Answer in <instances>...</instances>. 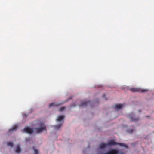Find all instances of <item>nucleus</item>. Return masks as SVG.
I'll use <instances>...</instances> for the list:
<instances>
[{"mask_svg":"<svg viewBox=\"0 0 154 154\" xmlns=\"http://www.w3.org/2000/svg\"><path fill=\"white\" fill-rule=\"evenodd\" d=\"M130 90L132 92H144L148 91L146 89H142L140 88H131L130 89Z\"/></svg>","mask_w":154,"mask_h":154,"instance_id":"nucleus-2","label":"nucleus"},{"mask_svg":"<svg viewBox=\"0 0 154 154\" xmlns=\"http://www.w3.org/2000/svg\"><path fill=\"white\" fill-rule=\"evenodd\" d=\"M124 105L122 104H116L115 106V108L118 109H120L122 108Z\"/></svg>","mask_w":154,"mask_h":154,"instance_id":"nucleus-9","label":"nucleus"},{"mask_svg":"<svg viewBox=\"0 0 154 154\" xmlns=\"http://www.w3.org/2000/svg\"><path fill=\"white\" fill-rule=\"evenodd\" d=\"M107 144L108 146H111L117 145V143L115 142L113 140H112L109 141L107 143Z\"/></svg>","mask_w":154,"mask_h":154,"instance_id":"nucleus-6","label":"nucleus"},{"mask_svg":"<svg viewBox=\"0 0 154 154\" xmlns=\"http://www.w3.org/2000/svg\"><path fill=\"white\" fill-rule=\"evenodd\" d=\"M7 145L8 146H10L11 147L13 146V143L11 142H10L7 143Z\"/></svg>","mask_w":154,"mask_h":154,"instance_id":"nucleus-15","label":"nucleus"},{"mask_svg":"<svg viewBox=\"0 0 154 154\" xmlns=\"http://www.w3.org/2000/svg\"><path fill=\"white\" fill-rule=\"evenodd\" d=\"M35 130L37 133H40L43 130H46V126L43 123H41L40 125L39 128H35Z\"/></svg>","mask_w":154,"mask_h":154,"instance_id":"nucleus-1","label":"nucleus"},{"mask_svg":"<svg viewBox=\"0 0 154 154\" xmlns=\"http://www.w3.org/2000/svg\"><path fill=\"white\" fill-rule=\"evenodd\" d=\"M18 128V127L16 126H14L12 128L9 130V133L11 132L12 131H16Z\"/></svg>","mask_w":154,"mask_h":154,"instance_id":"nucleus-10","label":"nucleus"},{"mask_svg":"<svg viewBox=\"0 0 154 154\" xmlns=\"http://www.w3.org/2000/svg\"><path fill=\"white\" fill-rule=\"evenodd\" d=\"M117 145H118L120 146H124L125 147L126 145L125 144L121 143H117Z\"/></svg>","mask_w":154,"mask_h":154,"instance_id":"nucleus-14","label":"nucleus"},{"mask_svg":"<svg viewBox=\"0 0 154 154\" xmlns=\"http://www.w3.org/2000/svg\"><path fill=\"white\" fill-rule=\"evenodd\" d=\"M128 131L129 132L131 133H132V132L133 131V130L132 129H130V130H128Z\"/></svg>","mask_w":154,"mask_h":154,"instance_id":"nucleus-18","label":"nucleus"},{"mask_svg":"<svg viewBox=\"0 0 154 154\" xmlns=\"http://www.w3.org/2000/svg\"><path fill=\"white\" fill-rule=\"evenodd\" d=\"M21 151V149L19 145H17V149L15 150L16 152L17 153H19Z\"/></svg>","mask_w":154,"mask_h":154,"instance_id":"nucleus-11","label":"nucleus"},{"mask_svg":"<svg viewBox=\"0 0 154 154\" xmlns=\"http://www.w3.org/2000/svg\"><path fill=\"white\" fill-rule=\"evenodd\" d=\"M129 116L130 120L132 122H136L139 119L138 118H134V115L133 113L130 114Z\"/></svg>","mask_w":154,"mask_h":154,"instance_id":"nucleus-3","label":"nucleus"},{"mask_svg":"<svg viewBox=\"0 0 154 154\" xmlns=\"http://www.w3.org/2000/svg\"><path fill=\"white\" fill-rule=\"evenodd\" d=\"M65 109V107H63L61 108H60L59 109L60 111H63Z\"/></svg>","mask_w":154,"mask_h":154,"instance_id":"nucleus-16","label":"nucleus"},{"mask_svg":"<svg viewBox=\"0 0 154 154\" xmlns=\"http://www.w3.org/2000/svg\"><path fill=\"white\" fill-rule=\"evenodd\" d=\"M34 154H38V152L37 149H34Z\"/></svg>","mask_w":154,"mask_h":154,"instance_id":"nucleus-17","label":"nucleus"},{"mask_svg":"<svg viewBox=\"0 0 154 154\" xmlns=\"http://www.w3.org/2000/svg\"><path fill=\"white\" fill-rule=\"evenodd\" d=\"M120 154H125V153L123 152H121V153Z\"/></svg>","mask_w":154,"mask_h":154,"instance_id":"nucleus-19","label":"nucleus"},{"mask_svg":"<svg viewBox=\"0 0 154 154\" xmlns=\"http://www.w3.org/2000/svg\"><path fill=\"white\" fill-rule=\"evenodd\" d=\"M90 103V101H82L81 103V104L79 105V106L85 107H86L87 105Z\"/></svg>","mask_w":154,"mask_h":154,"instance_id":"nucleus-5","label":"nucleus"},{"mask_svg":"<svg viewBox=\"0 0 154 154\" xmlns=\"http://www.w3.org/2000/svg\"><path fill=\"white\" fill-rule=\"evenodd\" d=\"M75 106H75V105H74V106H73V105H72V106H74V107H75Z\"/></svg>","mask_w":154,"mask_h":154,"instance_id":"nucleus-20","label":"nucleus"},{"mask_svg":"<svg viewBox=\"0 0 154 154\" xmlns=\"http://www.w3.org/2000/svg\"><path fill=\"white\" fill-rule=\"evenodd\" d=\"M108 146L107 143H102L99 145V148L101 149H103Z\"/></svg>","mask_w":154,"mask_h":154,"instance_id":"nucleus-7","label":"nucleus"},{"mask_svg":"<svg viewBox=\"0 0 154 154\" xmlns=\"http://www.w3.org/2000/svg\"><path fill=\"white\" fill-rule=\"evenodd\" d=\"M59 105V104H57L55 103H50L49 105V106L51 107L52 106H57Z\"/></svg>","mask_w":154,"mask_h":154,"instance_id":"nucleus-12","label":"nucleus"},{"mask_svg":"<svg viewBox=\"0 0 154 154\" xmlns=\"http://www.w3.org/2000/svg\"><path fill=\"white\" fill-rule=\"evenodd\" d=\"M23 131L31 134L33 132V131L32 128L29 127H27L24 129Z\"/></svg>","mask_w":154,"mask_h":154,"instance_id":"nucleus-4","label":"nucleus"},{"mask_svg":"<svg viewBox=\"0 0 154 154\" xmlns=\"http://www.w3.org/2000/svg\"><path fill=\"white\" fill-rule=\"evenodd\" d=\"M62 125V124H58L54 126V128L57 129H59Z\"/></svg>","mask_w":154,"mask_h":154,"instance_id":"nucleus-13","label":"nucleus"},{"mask_svg":"<svg viewBox=\"0 0 154 154\" xmlns=\"http://www.w3.org/2000/svg\"><path fill=\"white\" fill-rule=\"evenodd\" d=\"M64 116H59L57 119V121L58 122H60L63 120L64 119Z\"/></svg>","mask_w":154,"mask_h":154,"instance_id":"nucleus-8","label":"nucleus"}]
</instances>
